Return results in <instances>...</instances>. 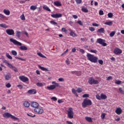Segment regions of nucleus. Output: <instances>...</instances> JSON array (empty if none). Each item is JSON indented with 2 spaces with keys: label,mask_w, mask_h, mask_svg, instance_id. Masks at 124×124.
<instances>
[{
  "label": "nucleus",
  "mask_w": 124,
  "mask_h": 124,
  "mask_svg": "<svg viewBox=\"0 0 124 124\" xmlns=\"http://www.w3.org/2000/svg\"><path fill=\"white\" fill-rule=\"evenodd\" d=\"M92 25L93 27H99V24H97L95 23H93Z\"/></svg>",
  "instance_id": "obj_60"
},
{
  "label": "nucleus",
  "mask_w": 124,
  "mask_h": 124,
  "mask_svg": "<svg viewBox=\"0 0 124 124\" xmlns=\"http://www.w3.org/2000/svg\"><path fill=\"white\" fill-rule=\"evenodd\" d=\"M51 84L52 85L48 86L46 87L47 90H48V91H53L56 88H60V84L56 82V81H52Z\"/></svg>",
  "instance_id": "obj_3"
},
{
  "label": "nucleus",
  "mask_w": 124,
  "mask_h": 124,
  "mask_svg": "<svg viewBox=\"0 0 124 124\" xmlns=\"http://www.w3.org/2000/svg\"><path fill=\"white\" fill-rule=\"evenodd\" d=\"M16 37H18V38L21 37V32L20 31H16Z\"/></svg>",
  "instance_id": "obj_23"
},
{
  "label": "nucleus",
  "mask_w": 124,
  "mask_h": 124,
  "mask_svg": "<svg viewBox=\"0 0 124 124\" xmlns=\"http://www.w3.org/2000/svg\"><path fill=\"white\" fill-rule=\"evenodd\" d=\"M71 73H72V74H74L77 76H80V75H81V71H72L71 72Z\"/></svg>",
  "instance_id": "obj_16"
},
{
  "label": "nucleus",
  "mask_w": 124,
  "mask_h": 124,
  "mask_svg": "<svg viewBox=\"0 0 124 124\" xmlns=\"http://www.w3.org/2000/svg\"><path fill=\"white\" fill-rule=\"evenodd\" d=\"M86 57L87 58L88 61H90L91 62H93L94 63H96L98 60V58L96 56H93V55L90 53H87Z\"/></svg>",
  "instance_id": "obj_2"
},
{
  "label": "nucleus",
  "mask_w": 124,
  "mask_h": 124,
  "mask_svg": "<svg viewBox=\"0 0 124 124\" xmlns=\"http://www.w3.org/2000/svg\"><path fill=\"white\" fill-rule=\"evenodd\" d=\"M54 5L55 6H58L59 7L60 6H62V3L59 1H56L54 2Z\"/></svg>",
  "instance_id": "obj_18"
},
{
  "label": "nucleus",
  "mask_w": 124,
  "mask_h": 124,
  "mask_svg": "<svg viewBox=\"0 0 124 124\" xmlns=\"http://www.w3.org/2000/svg\"><path fill=\"white\" fill-rule=\"evenodd\" d=\"M7 66L8 67H9V68H11L12 69H13V68H14V66H13V65L12 64L10 63H9L7 64Z\"/></svg>",
  "instance_id": "obj_36"
},
{
  "label": "nucleus",
  "mask_w": 124,
  "mask_h": 124,
  "mask_svg": "<svg viewBox=\"0 0 124 124\" xmlns=\"http://www.w3.org/2000/svg\"><path fill=\"white\" fill-rule=\"evenodd\" d=\"M98 63H99V64H103V61H102V60H98Z\"/></svg>",
  "instance_id": "obj_56"
},
{
  "label": "nucleus",
  "mask_w": 124,
  "mask_h": 124,
  "mask_svg": "<svg viewBox=\"0 0 124 124\" xmlns=\"http://www.w3.org/2000/svg\"><path fill=\"white\" fill-rule=\"evenodd\" d=\"M23 105L25 107H27V108L30 107V103L29 102L26 101L23 103Z\"/></svg>",
  "instance_id": "obj_21"
},
{
  "label": "nucleus",
  "mask_w": 124,
  "mask_h": 124,
  "mask_svg": "<svg viewBox=\"0 0 124 124\" xmlns=\"http://www.w3.org/2000/svg\"><path fill=\"white\" fill-rule=\"evenodd\" d=\"M82 97L84 98L89 97V94H84L82 95Z\"/></svg>",
  "instance_id": "obj_54"
},
{
  "label": "nucleus",
  "mask_w": 124,
  "mask_h": 124,
  "mask_svg": "<svg viewBox=\"0 0 124 124\" xmlns=\"http://www.w3.org/2000/svg\"><path fill=\"white\" fill-rule=\"evenodd\" d=\"M97 32H99V33H104L105 32V30L104 28H101L97 31Z\"/></svg>",
  "instance_id": "obj_19"
},
{
  "label": "nucleus",
  "mask_w": 124,
  "mask_h": 124,
  "mask_svg": "<svg viewBox=\"0 0 124 124\" xmlns=\"http://www.w3.org/2000/svg\"><path fill=\"white\" fill-rule=\"evenodd\" d=\"M77 23L80 26H83V23H82V21L81 20H78L77 22Z\"/></svg>",
  "instance_id": "obj_50"
},
{
  "label": "nucleus",
  "mask_w": 124,
  "mask_h": 124,
  "mask_svg": "<svg viewBox=\"0 0 124 124\" xmlns=\"http://www.w3.org/2000/svg\"><path fill=\"white\" fill-rule=\"evenodd\" d=\"M58 80L60 82H63V81H64V79L63 78H59Z\"/></svg>",
  "instance_id": "obj_64"
},
{
  "label": "nucleus",
  "mask_w": 124,
  "mask_h": 124,
  "mask_svg": "<svg viewBox=\"0 0 124 124\" xmlns=\"http://www.w3.org/2000/svg\"><path fill=\"white\" fill-rule=\"evenodd\" d=\"M82 91H83V90H82V88H78L77 90V92L78 93H82Z\"/></svg>",
  "instance_id": "obj_34"
},
{
  "label": "nucleus",
  "mask_w": 124,
  "mask_h": 124,
  "mask_svg": "<svg viewBox=\"0 0 124 124\" xmlns=\"http://www.w3.org/2000/svg\"><path fill=\"white\" fill-rule=\"evenodd\" d=\"M6 88H11V84L10 83H8L6 85Z\"/></svg>",
  "instance_id": "obj_63"
},
{
  "label": "nucleus",
  "mask_w": 124,
  "mask_h": 124,
  "mask_svg": "<svg viewBox=\"0 0 124 124\" xmlns=\"http://www.w3.org/2000/svg\"><path fill=\"white\" fill-rule=\"evenodd\" d=\"M99 15L102 16L104 14V13L103 12V11L101 10L99 12Z\"/></svg>",
  "instance_id": "obj_55"
},
{
  "label": "nucleus",
  "mask_w": 124,
  "mask_h": 124,
  "mask_svg": "<svg viewBox=\"0 0 124 124\" xmlns=\"http://www.w3.org/2000/svg\"><path fill=\"white\" fill-rule=\"evenodd\" d=\"M51 99H52V100H53L54 101H57L58 99L56 97H52L51 98Z\"/></svg>",
  "instance_id": "obj_62"
},
{
  "label": "nucleus",
  "mask_w": 124,
  "mask_h": 124,
  "mask_svg": "<svg viewBox=\"0 0 124 124\" xmlns=\"http://www.w3.org/2000/svg\"><path fill=\"white\" fill-rule=\"evenodd\" d=\"M119 92H120V93H123V94L124 93V90H123V89L122 88H119Z\"/></svg>",
  "instance_id": "obj_51"
},
{
  "label": "nucleus",
  "mask_w": 124,
  "mask_h": 124,
  "mask_svg": "<svg viewBox=\"0 0 124 124\" xmlns=\"http://www.w3.org/2000/svg\"><path fill=\"white\" fill-rule=\"evenodd\" d=\"M108 18H112V17H113V13H108Z\"/></svg>",
  "instance_id": "obj_43"
},
{
  "label": "nucleus",
  "mask_w": 124,
  "mask_h": 124,
  "mask_svg": "<svg viewBox=\"0 0 124 124\" xmlns=\"http://www.w3.org/2000/svg\"><path fill=\"white\" fill-rule=\"evenodd\" d=\"M85 120H86L87 122H89V123H93V119H92L91 117H85Z\"/></svg>",
  "instance_id": "obj_22"
},
{
  "label": "nucleus",
  "mask_w": 124,
  "mask_h": 124,
  "mask_svg": "<svg viewBox=\"0 0 124 124\" xmlns=\"http://www.w3.org/2000/svg\"><path fill=\"white\" fill-rule=\"evenodd\" d=\"M50 23L52 24V25H58V23L57 22H55L54 21L51 20L50 21Z\"/></svg>",
  "instance_id": "obj_53"
},
{
  "label": "nucleus",
  "mask_w": 124,
  "mask_h": 124,
  "mask_svg": "<svg viewBox=\"0 0 124 124\" xmlns=\"http://www.w3.org/2000/svg\"><path fill=\"white\" fill-rule=\"evenodd\" d=\"M89 30L91 31H95V29H94V28L92 27H89Z\"/></svg>",
  "instance_id": "obj_45"
},
{
  "label": "nucleus",
  "mask_w": 124,
  "mask_h": 124,
  "mask_svg": "<svg viewBox=\"0 0 124 124\" xmlns=\"http://www.w3.org/2000/svg\"><path fill=\"white\" fill-rule=\"evenodd\" d=\"M36 85L38 87H43V84L42 83L37 82Z\"/></svg>",
  "instance_id": "obj_42"
},
{
  "label": "nucleus",
  "mask_w": 124,
  "mask_h": 124,
  "mask_svg": "<svg viewBox=\"0 0 124 124\" xmlns=\"http://www.w3.org/2000/svg\"><path fill=\"white\" fill-rule=\"evenodd\" d=\"M88 83L90 85H93V84L94 85H96V84H98V81H97L96 80H94L93 78H90L89 79Z\"/></svg>",
  "instance_id": "obj_9"
},
{
  "label": "nucleus",
  "mask_w": 124,
  "mask_h": 124,
  "mask_svg": "<svg viewBox=\"0 0 124 124\" xmlns=\"http://www.w3.org/2000/svg\"><path fill=\"white\" fill-rule=\"evenodd\" d=\"M113 53L115 54V55H120L123 53V50L119 48L116 47L115 48Z\"/></svg>",
  "instance_id": "obj_10"
},
{
  "label": "nucleus",
  "mask_w": 124,
  "mask_h": 124,
  "mask_svg": "<svg viewBox=\"0 0 124 124\" xmlns=\"http://www.w3.org/2000/svg\"><path fill=\"white\" fill-rule=\"evenodd\" d=\"M11 53L13 56H17V51L15 50H12Z\"/></svg>",
  "instance_id": "obj_38"
},
{
  "label": "nucleus",
  "mask_w": 124,
  "mask_h": 124,
  "mask_svg": "<svg viewBox=\"0 0 124 124\" xmlns=\"http://www.w3.org/2000/svg\"><path fill=\"white\" fill-rule=\"evenodd\" d=\"M122 112H123V110H122V108H117L115 110V113H117V115H121V114H122Z\"/></svg>",
  "instance_id": "obj_15"
},
{
  "label": "nucleus",
  "mask_w": 124,
  "mask_h": 124,
  "mask_svg": "<svg viewBox=\"0 0 124 124\" xmlns=\"http://www.w3.org/2000/svg\"><path fill=\"white\" fill-rule=\"evenodd\" d=\"M37 55H39V57H41V58H46V57H45V56L43 55V54H42V53H41L40 52L37 53Z\"/></svg>",
  "instance_id": "obj_35"
},
{
  "label": "nucleus",
  "mask_w": 124,
  "mask_h": 124,
  "mask_svg": "<svg viewBox=\"0 0 124 124\" xmlns=\"http://www.w3.org/2000/svg\"><path fill=\"white\" fill-rule=\"evenodd\" d=\"M6 57L8 58V59H9V60H13V58H12L10 55H9V53H6Z\"/></svg>",
  "instance_id": "obj_32"
},
{
  "label": "nucleus",
  "mask_w": 124,
  "mask_h": 124,
  "mask_svg": "<svg viewBox=\"0 0 124 124\" xmlns=\"http://www.w3.org/2000/svg\"><path fill=\"white\" fill-rule=\"evenodd\" d=\"M0 27L1 28H4V29H7V28H8V26L6 25V24H0Z\"/></svg>",
  "instance_id": "obj_26"
},
{
  "label": "nucleus",
  "mask_w": 124,
  "mask_h": 124,
  "mask_svg": "<svg viewBox=\"0 0 124 124\" xmlns=\"http://www.w3.org/2000/svg\"><path fill=\"white\" fill-rule=\"evenodd\" d=\"M90 52L91 53H93V54H97V50H93V49H91Z\"/></svg>",
  "instance_id": "obj_40"
},
{
  "label": "nucleus",
  "mask_w": 124,
  "mask_h": 124,
  "mask_svg": "<svg viewBox=\"0 0 124 124\" xmlns=\"http://www.w3.org/2000/svg\"><path fill=\"white\" fill-rule=\"evenodd\" d=\"M96 98H97L98 99V100H101V96L98 95V94H97L96 95Z\"/></svg>",
  "instance_id": "obj_46"
},
{
  "label": "nucleus",
  "mask_w": 124,
  "mask_h": 124,
  "mask_svg": "<svg viewBox=\"0 0 124 124\" xmlns=\"http://www.w3.org/2000/svg\"><path fill=\"white\" fill-rule=\"evenodd\" d=\"M16 87H17V88H19V90H22L23 88V85H18L16 86Z\"/></svg>",
  "instance_id": "obj_49"
},
{
  "label": "nucleus",
  "mask_w": 124,
  "mask_h": 124,
  "mask_svg": "<svg viewBox=\"0 0 124 124\" xmlns=\"http://www.w3.org/2000/svg\"><path fill=\"white\" fill-rule=\"evenodd\" d=\"M70 35H71V36H73V37H75V36H77V35L76 34V33H75L72 31H70Z\"/></svg>",
  "instance_id": "obj_24"
},
{
  "label": "nucleus",
  "mask_w": 124,
  "mask_h": 124,
  "mask_svg": "<svg viewBox=\"0 0 124 124\" xmlns=\"http://www.w3.org/2000/svg\"><path fill=\"white\" fill-rule=\"evenodd\" d=\"M6 32L7 34H8V35H14V34H15L14 30L13 29H7L6 30Z\"/></svg>",
  "instance_id": "obj_11"
},
{
  "label": "nucleus",
  "mask_w": 124,
  "mask_h": 124,
  "mask_svg": "<svg viewBox=\"0 0 124 124\" xmlns=\"http://www.w3.org/2000/svg\"><path fill=\"white\" fill-rule=\"evenodd\" d=\"M77 3H78V4H80V3H82V0H75Z\"/></svg>",
  "instance_id": "obj_57"
},
{
  "label": "nucleus",
  "mask_w": 124,
  "mask_h": 124,
  "mask_svg": "<svg viewBox=\"0 0 124 124\" xmlns=\"http://www.w3.org/2000/svg\"><path fill=\"white\" fill-rule=\"evenodd\" d=\"M20 79L24 82H28V81H29V78H20Z\"/></svg>",
  "instance_id": "obj_28"
},
{
  "label": "nucleus",
  "mask_w": 124,
  "mask_h": 124,
  "mask_svg": "<svg viewBox=\"0 0 124 124\" xmlns=\"http://www.w3.org/2000/svg\"><path fill=\"white\" fill-rule=\"evenodd\" d=\"M3 117H4V118H11V119H12L13 120H18L17 117L12 115L8 112L4 113L3 115Z\"/></svg>",
  "instance_id": "obj_7"
},
{
  "label": "nucleus",
  "mask_w": 124,
  "mask_h": 124,
  "mask_svg": "<svg viewBox=\"0 0 124 124\" xmlns=\"http://www.w3.org/2000/svg\"><path fill=\"white\" fill-rule=\"evenodd\" d=\"M96 43H99V44L102 46H104V47H105V46H107V44L105 43V40H103L101 38L97 39Z\"/></svg>",
  "instance_id": "obj_8"
},
{
  "label": "nucleus",
  "mask_w": 124,
  "mask_h": 124,
  "mask_svg": "<svg viewBox=\"0 0 124 124\" xmlns=\"http://www.w3.org/2000/svg\"><path fill=\"white\" fill-rule=\"evenodd\" d=\"M106 98H107V96L103 93H102L101 94V99H106Z\"/></svg>",
  "instance_id": "obj_25"
},
{
  "label": "nucleus",
  "mask_w": 124,
  "mask_h": 124,
  "mask_svg": "<svg viewBox=\"0 0 124 124\" xmlns=\"http://www.w3.org/2000/svg\"><path fill=\"white\" fill-rule=\"evenodd\" d=\"M79 52H80V53H81L82 54H85V50H84V49H80Z\"/></svg>",
  "instance_id": "obj_61"
},
{
  "label": "nucleus",
  "mask_w": 124,
  "mask_h": 124,
  "mask_svg": "<svg viewBox=\"0 0 124 124\" xmlns=\"http://www.w3.org/2000/svg\"><path fill=\"white\" fill-rule=\"evenodd\" d=\"M3 13L5 14V15L9 16V15H10V11H9V10L4 9Z\"/></svg>",
  "instance_id": "obj_20"
},
{
  "label": "nucleus",
  "mask_w": 124,
  "mask_h": 124,
  "mask_svg": "<svg viewBox=\"0 0 124 124\" xmlns=\"http://www.w3.org/2000/svg\"><path fill=\"white\" fill-rule=\"evenodd\" d=\"M81 11L82 12H85V13H88V12H89V10L88 9H87V8H82L81 9Z\"/></svg>",
  "instance_id": "obj_30"
},
{
  "label": "nucleus",
  "mask_w": 124,
  "mask_h": 124,
  "mask_svg": "<svg viewBox=\"0 0 124 124\" xmlns=\"http://www.w3.org/2000/svg\"><path fill=\"white\" fill-rule=\"evenodd\" d=\"M93 104L92 101L88 98H85L84 99L82 103V107L83 108H86L87 106H91Z\"/></svg>",
  "instance_id": "obj_4"
},
{
  "label": "nucleus",
  "mask_w": 124,
  "mask_h": 124,
  "mask_svg": "<svg viewBox=\"0 0 124 124\" xmlns=\"http://www.w3.org/2000/svg\"><path fill=\"white\" fill-rule=\"evenodd\" d=\"M5 18H6V16H5L4 15H3L1 14H0V19H5Z\"/></svg>",
  "instance_id": "obj_39"
},
{
  "label": "nucleus",
  "mask_w": 124,
  "mask_h": 124,
  "mask_svg": "<svg viewBox=\"0 0 124 124\" xmlns=\"http://www.w3.org/2000/svg\"><path fill=\"white\" fill-rule=\"evenodd\" d=\"M67 116L69 119H73L74 117V112H73V108H70L67 110Z\"/></svg>",
  "instance_id": "obj_5"
},
{
  "label": "nucleus",
  "mask_w": 124,
  "mask_h": 124,
  "mask_svg": "<svg viewBox=\"0 0 124 124\" xmlns=\"http://www.w3.org/2000/svg\"><path fill=\"white\" fill-rule=\"evenodd\" d=\"M37 6L36 5H32L30 7V9L31 10H35V9H37Z\"/></svg>",
  "instance_id": "obj_29"
},
{
  "label": "nucleus",
  "mask_w": 124,
  "mask_h": 124,
  "mask_svg": "<svg viewBox=\"0 0 124 124\" xmlns=\"http://www.w3.org/2000/svg\"><path fill=\"white\" fill-rule=\"evenodd\" d=\"M51 16L52 18H62V14H52Z\"/></svg>",
  "instance_id": "obj_12"
},
{
  "label": "nucleus",
  "mask_w": 124,
  "mask_h": 124,
  "mask_svg": "<svg viewBox=\"0 0 124 124\" xmlns=\"http://www.w3.org/2000/svg\"><path fill=\"white\" fill-rule=\"evenodd\" d=\"M105 116H106V114L105 113H102L101 115V117L102 118V119H105Z\"/></svg>",
  "instance_id": "obj_58"
},
{
  "label": "nucleus",
  "mask_w": 124,
  "mask_h": 124,
  "mask_svg": "<svg viewBox=\"0 0 124 124\" xmlns=\"http://www.w3.org/2000/svg\"><path fill=\"white\" fill-rule=\"evenodd\" d=\"M27 116H29V117H31V118H34V117H35V114H32L31 113L27 114Z\"/></svg>",
  "instance_id": "obj_41"
},
{
  "label": "nucleus",
  "mask_w": 124,
  "mask_h": 124,
  "mask_svg": "<svg viewBox=\"0 0 124 124\" xmlns=\"http://www.w3.org/2000/svg\"><path fill=\"white\" fill-rule=\"evenodd\" d=\"M38 67L40 69L42 70L43 71H49V70L48 69V68H46L44 67H42L41 66H40V65H38Z\"/></svg>",
  "instance_id": "obj_17"
},
{
  "label": "nucleus",
  "mask_w": 124,
  "mask_h": 124,
  "mask_svg": "<svg viewBox=\"0 0 124 124\" xmlns=\"http://www.w3.org/2000/svg\"><path fill=\"white\" fill-rule=\"evenodd\" d=\"M72 92L73 93H74V94H75L76 96H78V94H77V93H76V90L73 89L72 90Z\"/></svg>",
  "instance_id": "obj_33"
},
{
  "label": "nucleus",
  "mask_w": 124,
  "mask_h": 124,
  "mask_svg": "<svg viewBox=\"0 0 124 124\" xmlns=\"http://www.w3.org/2000/svg\"><path fill=\"white\" fill-rule=\"evenodd\" d=\"M65 62L67 65H69V64H70V61H69V59L68 58L67 59Z\"/></svg>",
  "instance_id": "obj_44"
},
{
  "label": "nucleus",
  "mask_w": 124,
  "mask_h": 124,
  "mask_svg": "<svg viewBox=\"0 0 124 124\" xmlns=\"http://www.w3.org/2000/svg\"><path fill=\"white\" fill-rule=\"evenodd\" d=\"M115 31H112L110 32L109 35L111 37H113V36H114V35H115Z\"/></svg>",
  "instance_id": "obj_47"
},
{
  "label": "nucleus",
  "mask_w": 124,
  "mask_h": 124,
  "mask_svg": "<svg viewBox=\"0 0 124 124\" xmlns=\"http://www.w3.org/2000/svg\"><path fill=\"white\" fill-rule=\"evenodd\" d=\"M122 83V81L121 80H116L115 81V84L117 85H120Z\"/></svg>",
  "instance_id": "obj_48"
},
{
  "label": "nucleus",
  "mask_w": 124,
  "mask_h": 124,
  "mask_svg": "<svg viewBox=\"0 0 124 124\" xmlns=\"http://www.w3.org/2000/svg\"><path fill=\"white\" fill-rule=\"evenodd\" d=\"M15 59H16L17 60H20L21 61H26V60H25L22 58H20V57H16Z\"/></svg>",
  "instance_id": "obj_52"
},
{
  "label": "nucleus",
  "mask_w": 124,
  "mask_h": 124,
  "mask_svg": "<svg viewBox=\"0 0 124 124\" xmlns=\"http://www.w3.org/2000/svg\"><path fill=\"white\" fill-rule=\"evenodd\" d=\"M34 111L35 113H37V114H39V115H42V114H43V112H44L43 108L39 106L34 108Z\"/></svg>",
  "instance_id": "obj_6"
},
{
  "label": "nucleus",
  "mask_w": 124,
  "mask_h": 124,
  "mask_svg": "<svg viewBox=\"0 0 124 124\" xmlns=\"http://www.w3.org/2000/svg\"><path fill=\"white\" fill-rule=\"evenodd\" d=\"M43 9H45V10H46V11H49V12H51V9L49 8L47 6H43Z\"/></svg>",
  "instance_id": "obj_31"
},
{
  "label": "nucleus",
  "mask_w": 124,
  "mask_h": 124,
  "mask_svg": "<svg viewBox=\"0 0 124 124\" xmlns=\"http://www.w3.org/2000/svg\"><path fill=\"white\" fill-rule=\"evenodd\" d=\"M20 19H21V20H22L23 21H25V20H26V17H25V15H24V14H22L20 16Z\"/></svg>",
  "instance_id": "obj_37"
},
{
  "label": "nucleus",
  "mask_w": 124,
  "mask_h": 124,
  "mask_svg": "<svg viewBox=\"0 0 124 124\" xmlns=\"http://www.w3.org/2000/svg\"><path fill=\"white\" fill-rule=\"evenodd\" d=\"M104 24L107 25V26H112V25H113V21L106 22L104 23Z\"/></svg>",
  "instance_id": "obj_27"
},
{
  "label": "nucleus",
  "mask_w": 124,
  "mask_h": 124,
  "mask_svg": "<svg viewBox=\"0 0 124 124\" xmlns=\"http://www.w3.org/2000/svg\"><path fill=\"white\" fill-rule=\"evenodd\" d=\"M29 94H35L36 93V90L35 89H30L28 91Z\"/></svg>",
  "instance_id": "obj_14"
},
{
  "label": "nucleus",
  "mask_w": 124,
  "mask_h": 124,
  "mask_svg": "<svg viewBox=\"0 0 124 124\" xmlns=\"http://www.w3.org/2000/svg\"><path fill=\"white\" fill-rule=\"evenodd\" d=\"M10 41L11 42H12V43H13L14 45H17V46H20L19 47V49H20V50H21L22 51H27V50H28V47H27L26 46H22V44L21 43V42H19L13 38L10 39Z\"/></svg>",
  "instance_id": "obj_1"
},
{
  "label": "nucleus",
  "mask_w": 124,
  "mask_h": 124,
  "mask_svg": "<svg viewBox=\"0 0 124 124\" xmlns=\"http://www.w3.org/2000/svg\"><path fill=\"white\" fill-rule=\"evenodd\" d=\"M31 106L33 108H37V107H39V104L36 102H32L31 103Z\"/></svg>",
  "instance_id": "obj_13"
},
{
  "label": "nucleus",
  "mask_w": 124,
  "mask_h": 124,
  "mask_svg": "<svg viewBox=\"0 0 124 124\" xmlns=\"http://www.w3.org/2000/svg\"><path fill=\"white\" fill-rule=\"evenodd\" d=\"M62 31H63L64 32H67V30H66V29L65 28H62Z\"/></svg>",
  "instance_id": "obj_59"
}]
</instances>
